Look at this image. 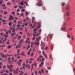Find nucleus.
Masks as SVG:
<instances>
[{
    "mask_svg": "<svg viewBox=\"0 0 75 75\" xmlns=\"http://www.w3.org/2000/svg\"><path fill=\"white\" fill-rule=\"evenodd\" d=\"M1 21H2L3 23L6 22V20H4V19H3L1 20Z\"/></svg>",
    "mask_w": 75,
    "mask_h": 75,
    "instance_id": "obj_15",
    "label": "nucleus"
},
{
    "mask_svg": "<svg viewBox=\"0 0 75 75\" xmlns=\"http://www.w3.org/2000/svg\"><path fill=\"white\" fill-rule=\"evenodd\" d=\"M23 24H24V25H25V26H27V25L28 24H27V23H26L25 24L24 23H23Z\"/></svg>",
    "mask_w": 75,
    "mask_h": 75,
    "instance_id": "obj_38",
    "label": "nucleus"
},
{
    "mask_svg": "<svg viewBox=\"0 0 75 75\" xmlns=\"http://www.w3.org/2000/svg\"><path fill=\"white\" fill-rule=\"evenodd\" d=\"M7 67L9 69H11V68H13V66L11 64L8 65V64L7 65Z\"/></svg>",
    "mask_w": 75,
    "mask_h": 75,
    "instance_id": "obj_1",
    "label": "nucleus"
},
{
    "mask_svg": "<svg viewBox=\"0 0 75 75\" xmlns=\"http://www.w3.org/2000/svg\"><path fill=\"white\" fill-rule=\"evenodd\" d=\"M34 54L33 53V52H32L31 54V56H33Z\"/></svg>",
    "mask_w": 75,
    "mask_h": 75,
    "instance_id": "obj_52",
    "label": "nucleus"
},
{
    "mask_svg": "<svg viewBox=\"0 0 75 75\" xmlns=\"http://www.w3.org/2000/svg\"><path fill=\"white\" fill-rule=\"evenodd\" d=\"M42 31V30H41V29H40L39 30V33H41Z\"/></svg>",
    "mask_w": 75,
    "mask_h": 75,
    "instance_id": "obj_55",
    "label": "nucleus"
},
{
    "mask_svg": "<svg viewBox=\"0 0 75 75\" xmlns=\"http://www.w3.org/2000/svg\"><path fill=\"white\" fill-rule=\"evenodd\" d=\"M13 72L14 73V74H18V71H17V70L15 71V69H14L13 70Z\"/></svg>",
    "mask_w": 75,
    "mask_h": 75,
    "instance_id": "obj_3",
    "label": "nucleus"
},
{
    "mask_svg": "<svg viewBox=\"0 0 75 75\" xmlns=\"http://www.w3.org/2000/svg\"><path fill=\"white\" fill-rule=\"evenodd\" d=\"M25 10L24 9H23L21 10V12H24V11H25Z\"/></svg>",
    "mask_w": 75,
    "mask_h": 75,
    "instance_id": "obj_23",
    "label": "nucleus"
},
{
    "mask_svg": "<svg viewBox=\"0 0 75 75\" xmlns=\"http://www.w3.org/2000/svg\"><path fill=\"white\" fill-rule=\"evenodd\" d=\"M18 39L19 40H20V39H21V36L19 35L18 38Z\"/></svg>",
    "mask_w": 75,
    "mask_h": 75,
    "instance_id": "obj_32",
    "label": "nucleus"
},
{
    "mask_svg": "<svg viewBox=\"0 0 75 75\" xmlns=\"http://www.w3.org/2000/svg\"><path fill=\"white\" fill-rule=\"evenodd\" d=\"M28 55H30V52L28 51Z\"/></svg>",
    "mask_w": 75,
    "mask_h": 75,
    "instance_id": "obj_49",
    "label": "nucleus"
},
{
    "mask_svg": "<svg viewBox=\"0 0 75 75\" xmlns=\"http://www.w3.org/2000/svg\"><path fill=\"white\" fill-rule=\"evenodd\" d=\"M45 57V58L47 57V54H45L44 55Z\"/></svg>",
    "mask_w": 75,
    "mask_h": 75,
    "instance_id": "obj_35",
    "label": "nucleus"
},
{
    "mask_svg": "<svg viewBox=\"0 0 75 75\" xmlns=\"http://www.w3.org/2000/svg\"><path fill=\"white\" fill-rule=\"evenodd\" d=\"M32 20H35V17H33L32 18Z\"/></svg>",
    "mask_w": 75,
    "mask_h": 75,
    "instance_id": "obj_45",
    "label": "nucleus"
},
{
    "mask_svg": "<svg viewBox=\"0 0 75 75\" xmlns=\"http://www.w3.org/2000/svg\"><path fill=\"white\" fill-rule=\"evenodd\" d=\"M37 23L38 24L37 26V28H41V23H39V22H38Z\"/></svg>",
    "mask_w": 75,
    "mask_h": 75,
    "instance_id": "obj_2",
    "label": "nucleus"
},
{
    "mask_svg": "<svg viewBox=\"0 0 75 75\" xmlns=\"http://www.w3.org/2000/svg\"><path fill=\"white\" fill-rule=\"evenodd\" d=\"M12 1L13 3H16V1L15 0H12Z\"/></svg>",
    "mask_w": 75,
    "mask_h": 75,
    "instance_id": "obj_28",
    "label": "nucleus"
},
{
    "mask_svg": "<svg viewBox=\"0 0 75 75\" xmlns=\"http://www.w3.org/2000/svg\"><path fill=\"white\" fill-rule=\"evenodd\" d=\"M41 71L42 72V73H44V69H41Z\"/></svg>",
    "mask_w": 75,
    "mask_h": 75,
    "instance_id": "obj_29",
    "label": "nucleus"
},
{
    "mask_svg": "<svg viewBox=\"0 0 75 75\" xmlns=\"http://www.w3.org/2000/svg\"><path fill=\"white\" fill-rule=\"evenodd\" d=\"M23 39H21L19 41V42H23Z\"/></svg>",
    "mask_w": 75,
    "mask_h": 75,
    "instance_id": "obj_16",
    "label": "nucleus"
},
{
    "mask_svg": "<svg viewBox=\"0 0 75 75\" xmlns=\"http://www.w3.org/2000/svg\"><path fill=\"white\" fill-rule=\"evenodd\" d=\"M67 21H69V19H70V17H68L67 18Z\"/></svg>",
    "mask_w": 75,
    "mask_h": 75,
    "instance_id": "obj_25",
    "label": "nucleus"
},
{
    "mask_svg": "<svg viewBox=\"0 0 75 75\" xmlns=\"http://www.w3.org/2000/svg\"><path fill=\"white\" fill-rule=\"evenodd\" d=\"M47 68L48 69H49L50 70V69H51V67H47Z\"/></svg>",
    "mask_w": 75,
    "mask_h": 75,
    "instance_id": "obj_61",
    "label": "nucleus"
},
{
    "mask_svg": "<svg viewBox=\"0 0 75 75\" xmlns=\"http://www.w3.org/2000/svg\"><path fill=\"white\" fill-rule=\"evenodd\" d=\"M69 30L70 31H72V28H70L69 29Z\"/></svg>",
    "mask_w": 75,
    "mask_h": 75,
    "instance_id": "obj_58",
    "label": "nucleus"
},
{
    "mask_svg": "<svg viewBox=\"0 0 75 75\" xmlns=\"http://www.w3.org/2000/svg\"><path fill=\"white\" fill-rule=\"evenodd\" d=\"M9 75H13V73H9Z\"/></svg>",
    "mask_w": 75,
    "mask_h": 75,
    "instance_id": "obj_60",
    "label": "nucleus"
},
{
    "mask_svg": "<svg viewBox=\"0 0 75 75\" xmlns=\"http://www.w3.org/2000/svg\"><path fill=\"white\" fill-rule=\"evenodd\" d=\"M19 61L20 63L21 64V62H22V60H21V59H20L19 60Z\"/></svg>",
    "mask_w": 75,
    "mask_h": 75,
    "instance_id": "obj_40",
    "label": "nucleus"
},
{
    "mask_svg": "<svg viewBox=\"0 0 75 75\" xmlns=\"http://www.w3.org/2000/svg\"><path fill=\"white\" fill-rule=\"evenodd\" d=\"M9 33V34H11V30H8Z\"/></svg>",
    "mask_w": 75,
    "mask_h": 75,
    "instance_id": "obj_43",
    "label": "nucleus"
},
{
    "mask_svg": "<svg viewBox=\"0 0 75 75\" xmlns=\"http://www.w3.org/2000/svg\"><path fill=\"white\" fill-rule=\"evenodd\" d=\"M37 31V29H36V28H35L33 30V31L34 32H35V31Z\"/></svg>",
    "mask_w": 75,
    "mask_h": 75,
    "instance_id": "obj_22",
    "label": "nucleus"
},
{
    "mask_svg": "<svg viewBox=\"0 0 75 75\" xmlns=\"http://www.w3.org/2000/svg\"><path fill=\"white\" fill-rule=\"evenodd\" d=\"M8 24H9V27H11V25L12 24V22H8Z\"/></svg>",
    "mask_w": 75,
    "mask_h": 75,
    "instance_id": "obj_7",
    "label": "nucleus"
},
{
    "mask_svg": "<svg viewBox=\"0 0 75 75\" xmlns=\"http://www.w3.org/2000/svg\"><path fill=\"white\" fill-rule=\"evenodd\" d=\"M3 37H5L6 38H7V37H8V36L4 34V35Z\"/></svg>",
    "mask_w": 75,
    "mask_h": 75,
    "instance_id": "obj_19",
    "label": "nucleus"
},
{
    "mask_svg": "<svg viewBox=\"0 0 75 75\" xmlns=\"http://www.w3.org/2000/svg\"><path fill=\"white\" fill-rule=\"evenodd\" d=\"M41 64L42 65H44V62H41Z\"/></svg>",
    "mask_w": 75,
    "mask_h": 75,
    "instance_id": "obj_36",
    "label": "nucleus"
},
{
    "mask_svg": "<svg viewBox=\"0 0 75 75\" xmlns=\"http://www.w3.org/2000/svg\"><path fill=\"white\" fill-rule=\"evenodd\" d=\"M69 12H67L66 13L67 16H69Z\"/></svg>",
    "mask_w": 75,
    "mask_h": 75,
    "instance_id": "obj_10",
    "label": "nucleus"
},
{
    "mask_svg": "<svg viewBox=\"0 0 75 75\" xmlns=\"http://www.w3.org/2000/svg\"><path fill=\"white\" fill-rule=\"evenodd\" d=\"M8 49H10V48H11V46L10 45H9L8 46Z\"/></svg>",
    "mask_w": 75,
    "mask_h": 75,
    "instance_id": "obj_21",
    "label": "nucleus"
},
{
    "mask_svg": "<svg viewBox=\"0 0 75 75\" xmlns=\"http://www.w3.org/2000/svg\"><path fill=\"white\" fill-rule=\"evenodd\" d=\"M38 73H39L40 74H41L42 73L41 71L40 70L38 72Z\"/></svg>",
    "mask_w": 75,
    "mask_h": 75,
    "instance_id": "obj_54",
    "label": "nucleus"
},
{
    "mask_svg": "<svg viewBox=\"0 0 75 75\" xmlns=\"http://www.w3.org/2000/svg\"><path fill=\"white\" fill-rule=\"evenodd\" d=\"M6 34H7V35H8V31H7L6 32Z\"/></svg>",
    "mask_w": 75,
    "mask_h": 75,
    "instance_id": "obj_59",
    "label": "nucleus"
},
{
    "mask_svg": "<svg viewBox=\"0 0 75 75\" xmlns=\"http://www.w3.org/2000/svg\"><path fill=\"white\" fill-rule=\"evenodd\" d=\"M66 10H69V6H67L66 8Z\"/></svg>",
    "mask_w": 75,
    "mask_h": 75,
    "instance_id": "obj_24",
    "label": "nucleus"
},
{
    "mask_svg": "<svg viewBox=\"0 0 75 75\" xmlns=\"http://www.w3.org/2000/svg\"><path fill=\"white\" fill-rule=\"evenodd\" d=\"M42 5V4H41V3H37L36 4V6H41Z\"/></svg>",
    "mask_w": 75,
    "mask_h": 75,
    "instance_id": "obj_5",
    "label": "nucleus"
},
{
    "mask_svg": "<svg viewBox=\"0 0 75 75\" xmlns=\"http://www.w3.org/2000/svg\"><path fill=\"white\" fill-rule=\"evenodd\" d=\"M18 7L20 9H21L22 8H23V6H18Z\"/></svg>",
    "mask_w": 75,
    "mask_h": 75,
    "instance_id": "obj_12",
    "label": "nucleus"
},
{
    "mask_svg": "<svg viewBox=\"0 0 75 75\" xmlns=\"http://www.w3.org/2000/svg\"><path fill=\"white\" fill-rule=\"evenodd\" d=\"M1 54L2 55L1 57L2 58H4V54L3 53H1Z\"/></svg>",
    "mask_w": 75,
    "mask_h": 75,
    "instance_id": "obj_11",
    "label": "nucleus"
},
{
    "mask_svg": "<svg viewBox=\"0 0 75 75\" xmlns=\"http://www.w3.org/2000/svg\"><path fill=\"white\" fill-rule=\"evenodd\" d=\"M42 60L43 62H44V61H45V59L43 57V58H42Z\"/></svg>",
    "mask_w": 75,
    "mask_h": 75,
    "instance_id": "obj_31",
    "label": "nucleus"
},
{
    "mask_svg": "<svg viewBox=\"0 0 75 75\" xmlns=\"http://www.w3.org/2000/svg\"><path fill=\"white\" fill-rule=\"evenodd\" d=\"M14 8H17V6H14Z\"/></svg>",
    "mask_w": 75,
    "mask_h": 75,
    "instance_id": "obj_57",
    "label": "nucleus"
},
{
    "mask_svg": "<svg viewBox=\"0 0 75 75\" xmlns=\"http://www.w3.org/2000/svg\"><path fill=\"white\" fill-rule=\"evenodd\" d=\"M65 3L62 2V6H65Z\"/></svg>",
    "mask_w": 75,
    "mask_h": 75,
    "instance_id": "obj_13",
    "label": "nucleus"
},
{
    "mask_svg": "<svg viewBox=\"0 0 75 75\" xmlns=\"http://www.w3.org/2000/svg\"><path fill=\"white\" fill-rule=\"evenodd\" d=\"M5 72L6 73H7V74H8L9 73V71H8V70H6Z\"/></svg>",
    "mask_w": 75,
    "mask_h": 75,
    "instance_id": "obj_26",
    "label": "nucleus"
},
{
    "mask_svg": "<svg viewBox=\"0 0 75 75\" xmlns=\"http://www.w3.org/2000/svg\"><path fill=\"white\" fill-rule=\"evenodd\" d=\"M13 21H14V23H15V24H16V22H17V21H16V20H14Z\"/></svg>",
    "mask_w": 75,
    "mask_h": 75,
    "instance_id": "obj_34",
    "label": "nucleus"
},
{
    "mask_svg": "<svg viewBox=\"0 0 75 75\" xmlns=\"http://www.w3.org/2000/svg\"><path fill=\"white\" fill-rule=\"evenodd\" d=\"M2 7H5V6H6V5L4 4H3L2 5Z\"/></svg>",
    "mask_w": 75,
    "mask_h": 75,
    "instance_id": "obj_44",
    "label": "nucleus"
},
{
    "mask_svg": "<svg viewBox=\"0 0 75 75\" xmlns=\"http://www.w3.org/2000/svg\"><path fill=\"white\" fill-rule=\"evenodd\" d=\"M24 4V2L21 1V3L19 4V5H21V6H23Z\"/></svg>",
    "mask_w": 75,
    "mask_h": 75,
    "instance_id": "obj_8",
    "label": "nucleus"
},
{
    "mask_svg": "<svg viewBox=\"0 0 75 75\" xmlns=\"http://www.w3.org/2000/svg\"><path fill=\"white\" fill-rule=\"evenodd\" d=\"M20 49H18V50L17 51V52L18 53V52H20Z\"/></svg>",
    "mask_w": 75,
    "mask_h": 75,
    "instance_id": "obj_37",
    "label": "nucleus"
},
{
    "mask_svg": "<svg viewBox=\"0 0 75 75\" xmlns=\"http://www.w3.org/2000/svg\"><path fill=\"white\" fill-rule=\"evenodd\" d=\"M36 37H37L38 36L40 35V34L39 33H38V34H36Z\"/></svg>",
    "mask_w": 75,
    "mask_h": 75,
    "instance_id": "obj_48",
    "label": "nucleus"
},
{
    "mask_svg": "<svg viewBox=\"0 0 75 75\" xmlns=\"http://www.w3.org/2000/svg\"><path fill=\"white\" fill-rule=\"evenodd\" d=\"M17 58L18 59H20V56H19L17 57Z\"/></svg>",
    "mask_w": 75,
    "mask_h": 75,
    "instance_id": "obj_63",
    "label": "nucleus"
},
{
    "mask_svg": "<svg viewBox=\"0 0 75 75\" xmlns=\"http://www.w3.org/2000/svg\"><path fill=\"white\" fill-rule=\"evenodd\" d=\"M25 14L26 16H27V15L28 14V12H26Z\"/></svg>",
    "mask_w": 75,
    "mask_h": 75,
    "instance_id": "obj_17",
    "label": "nucleus"
},
{
    "mask_svg": "<svg viewBox=\"0 0 75 75\" xmlns=\"http://www.w3.org/2000/svg\"><path fill=\"white\" fill-rule=\"evenodd\" d=\"M7 13V11H4V14H6Z\"/></svg>",
    "mask_w": 75,
    "mask_h": 75,
    "instance_id": "obj_39",
    "label": "nucleus"
},
{
    "mask_svg": "<svg viewBox=\"0 0 75 75\" xmlns=\"http://www.w3.org/2000/svg\"><path fill=\"white\" fill-rule=\"evenodd\" d=\"M37 64V63H36V62H35L34 63V65L35 66V67H37V64Z\"/></svg>",
    "mask_w": 75,
    "mask_h": 75,
    "instance_id": "obj_50",
    "label": "nucleus"
},
{
    "mask_svg": "<svg viewBox=\"0 0 75 75\" xmlns=\"http://www.w3.org/2000/svg\"><path fill=\"white\" fill-rule=\"evenodd\" d=\"M36 40L37 41H40V39H38V38H36Z\"/></svg>",
    "mask_w": 75,
    "mask_h": 75,
    "instance_id": "obj_14",
    "label": "nucleus"
},
{
    "mask_svg": "<svg viewBox=\"0 0 75 75\" xmlns=\"http://www.w3.org/2000/svg\"><path fill=\"white\" fill-rule=\"evenodd\" d=\"M39 57L40 58H42L43 56H39Z\"/></svg>",
    "mask_w": 75,
    "mask_h": 75,
    "instance_id": "obj_56",
    "label": "nucleus"
},
{
    "mask_svg": "<svg viewBox=\"0 0 75 75\" xmlns=\"http://www.w3.org/2000/svg\"><path fill=\"white\" fill-rule=\"evenodd\" d=\"M3 68H6V66L5 65H4L3 67Z\"/></svg>",
    "mask_w": 75,
    "mask_h": 75,
    "instance_id": "obj_53",
    "label": "nucleus"
},
{
    "mask_svg": "<svg viewBox=\"0 0 75 75\" xmlns=\"http://www.w3.org/2000/svg\"><path fill=\"white\" fill-rule=\"evenodd\" d=\"M32 60H34V59L33 58L32 59H30L29 61H32Z\"/></svg>",
    "mask_w": 75,
    "mask_h": 75,
    "instance_id": "obj_62",
    "label": "nucleus"
},
{
    "mask_svg": "<svg viewBox=\"0 0 75 75\" xmlns=\"http://www.w3.org/2000/svg\"><path fill=\"white\" fill-rule=\"evenodd\" d=\"M11 35L12 36V37H13L14 36V33H12Z\"/></svg>",
    "mask_w": 75,
    "mask_h": 75,
    "instance_id": "obj_47",
    "label": "nucleus"
},
{
    "mask_svg": "<svg viewBox=\"0 0 75 75\" xmlns=\"http://www.w3.org/2000/svg\"><path fill=\"white\" fill-rule=\"evenodd\" d=\"M12 18H13V16L11 15L10 16V17H9V18H10V19H11Z\"/></svg>",
    "mask_w": 75,
    "mask_h": 75,
    "instance_id": "obj_33",
    "label": "nucleus"
},
{
    "mask_svg": "<svg viewBox=\"0 0 75 75\" xmlns=\"http://www.w3.org/2000/svg\"><path fill=\"white\" fill-rule=\"evenodd\" d=\"M21 55H23V56H24L25 55V54H24V52H22V53L21 54Z\"/></svg>",
    "mask_w": 75,
    "mask_h": 75,
    "instance_id": "obj_9",
    "label": "nucleus"
},
{
    "mask_svg": "<svg viewBox=\"0 0 75 75\" xmlns=\"http://www.w3.org/2000/svg\"><path fill=\"white\" fill-rule=\"evenodd\" d=\"M20 26H21V25L19 24H18L17 25V27H20Z\"/></svg>",
    "mask_w": 75,
    "mask_h": 75,
    "instance_id": "obj_41",
    "label": "nucleus"
},
{
    "mask_svg": "<svg viewBox=\"0 0 75 75\" xmlns=\"http://www.w3.org/2000/svg\"><path fill=\"white\" fill-rule=\"evenodd\" d=\"M27 40H30V38H27Z\"/></svg>",
    "mask_w": 75,
    "mask_h": 75,
    "instance_id": "obj_64",
    "label": "nucleus"
},
{
    "mask_svg": "<svg viewBox=\"0 0 75 75\" xmlns=\"http://www.w3.org/2000/svg\"><path fill=\"white\" fill-rule=\"evenodd\" d=\"M33 40H35V37H33L32 38Z\"/></svg>",
    "mask_w": 75,
    "mask_h": 75,
    "instance_id": "obj_51",
    "label": "nucleus"
},
{
    "mask_svg": "<svg viewBox=\"0 0 75 75\" xmlns=\"http://www.w3.org/2000/svg\"><path fill=\"white\" fill-rule=\"evenodd\" d=\"M26 20H27L28 21L29 20V18H28V17H26Z\"/></svg>",
    "mask_w": 75,
    "mask_h": 75,
    "instance_id": "obj_46",
    "label": "nucleus"
},
{
    "mask_svg": "<svg viewBox=\"0 0 75 75\" xmlns=\"http://www.w3.org/2000/svg\"><path fill=\"white\" fill-rule=\"evenodd\" d=\"M14 58L13 57H12L11 59L12 62L13 61H14Z\"/></svg>",
    "mask_w": 75,
    "mask_h": 75,
    "instance_id": "obj_42",
    "label": "nucleus"
},
{
    "mask_svg": "<svg viewBox=\"0 0 75 75\" xmlns=\"http://www.w3.org/2000/svg\"><path fill=\"white\" fill-rule=\"evenodd\" d=\"M67 37H68V38L70 39V36H69V35H67Z\"/></svg>",
    "mask_w": 75,
    "mask_h": 75,
    "instance_id": "obj_30",
    "label": "nucleus"
},
{
    "mask_svg": "<svg viewBox=\"0 0 75 75\" xmlns=\"http://www.w3.org/2000/svg\"><path fill=\"white\" fill-rule=\"evenodd\" d=\"M7 5H8V6H10L11 4L10 3V2H8L6 3Z\"/></svg>",
    "mask_w": 75,
    "mask_h": 75,
    "instance_id": "obj_20",
    "label": "nucleus"
},
{
    "mask_svg": "<svg viewBox=\"0 0 75 75\" xmlns=\"http://www.w3.org/2000/svg\"><path fill=\"white\" fill-rule=\"evenodd\" d=\"M61 31H63V30H65L66 29V28L65 27H63L61 28Z\"/></svg>",
    "mask_w": 75,
    "mask_h": 75,
    "instance_id": "obj_6",
    "label": "nucleus"
},
{
    "mask_svg": "<svg viewBox=\"0 0 75 75\" xmlns=\"http://www.w3.org/2000/svg\"><path fill=\"white\" fill-rule=\"evenodd\" d=\"M13 69H11L9 70V71L10 72H11L13 71Z\"/></svg>",
    "mask_w": 75,
    "mask_h": 75,
    "instance_id": "obj_27",
    "label": "nucleus"
},
{
    "mask_svg": "<svg viewBox=\"0 0 75 75\" xmlns=\"http://www.w3.org/2000/svg\"><path fill=\"white\" fill-rule=\"evenodd\" d=\"M5 40H3V43H4V42H5V41H6V40H7V38H5Z\"/></svg>",
    "mask_w": 75,
    "mask_h": 75,
    "instance_id": "obj_18",
    "label": "nucleus"
},
{
    "mask_svg": "<svg viewBox=\"0 0 75 75\" xmlns=\"http://www.w3.org/2000/svg\"><path fill=\"white\" fill-rule=\"evenodd\" d=\"M35 45H40V42H37V41H35Z\"/></svg>",
    "mask_w": 75,
    "mask_h": 75,
    "instance_id": "obj_4",
    "label": "nucleus"
}]
</instances>
